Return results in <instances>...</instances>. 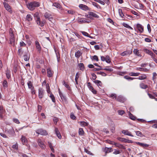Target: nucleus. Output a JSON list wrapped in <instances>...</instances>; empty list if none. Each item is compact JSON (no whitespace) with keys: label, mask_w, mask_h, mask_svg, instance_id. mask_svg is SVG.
Segmentation results:
<instances>
[{"label":"nucleus","mask_w":157,"mask_h":157,"mask_svg":"<svg viewBox=\"0 0 157 157\" xmlns=\"http://www.w3.org/2000/svg\"><path fill=\"white\" fill-rule=\"evenodd\" d=\"M40 6V3L38 2L35 1L31 2L27 4L28 8L31 10H33L35 7H39Z\"/></svg>","instance_id":"nucleus-1"},{"label":"nucleus","mask_w":157,"mask_h":157,"mask_svg":"<svg viewBox=\"0 0 157 157\" xmlns=\"http://www.w3.org/2000/svg\"><path fill=\"white\" fill-rule=\"evenodd\" d=\"M34 17L36 20V22L38 25H40L41 27L44 25V24L43 22H40V17L38 12H36L34 14Z\"/></svg>","instance_id":"nucleus-2"},{"label":"nucleus","mask_w":157,"mask_h":157,"mask_svg":"<svg viewBox=\"0 0 157 157\" xmlns=\"http://www.w3.org/2000/svg\"><path fill=\"white\" fill-rule=\"evenodd\" d=\"M44 91L42 88H39L38 89V97L40 99L43 98L44 95Z\"/></svg>","instance_id":"nucleus-3"},{"label":"nucleus","mask_w":157,"mask_h":157,"mask_svg":"<svg viewBox=\"0 0 157 157\" xmlns=\"http://www.w3.org/2000/svg\"><path fill=\"white\" fill-rule=\"evenodd\" d=\"M36 132L38 134H40L43 135H47L48 134L46 130H43L42 129H40L37 130L36 131Z\"/></svg>","instance_id":"nucleus-4"},{"label":"nucleus","mask_w":157,"mask_h":157,"mask_svg":"<svg viewBox=\"0 0 157 157\" xmlns=\"http://www.w3.org/2000/svg\"><path fill=\"white\" fill-rule=\"evenodd\" d=\"M3 4L6 10L10 13H12V11L10 6L7 3L5 2H3Z\"/></svg>","instance_id":"nucleus-5"},{"label":"nucleus","mask_w":157,"mask_h":157,"mask_svg":"<svg viewBox=\"0 0 157 157\" xmlns=\"http://www.w3.org/2000/svg\"><path fill=\"white\" fill-rule=\"evenodd\" d=\"M47 76L49 78L52 77L53 75L54 72L51 68L48 67L47 70Z\"/></svg>","instance_id":"nucleus-6"},{"label":"nucleus","mask_w":157,"mask_h":157,"mask_svg":"<svg viewBox=\"0 0 157 157\" xmlns=\"http://www.w3.org/2000/svg\"><path fill=\"white\" fill-rule=\"evenodd\" d=\"M88 17L89 18H91V17H93L96 18H98L99 17V16L94 13L92 12H89L88 14L87 15Z\"/></svg>","instance_id":"nucleus-7"},{"label":"nucleus","mask_w":157,"mask_h":157,"mask_svg":"<svg viewBox=\"0 0 157 157\" xmlns=\"http://www.w3.org/2000/svg\"><path fill=\"white\" fill-rule=\"evenodd\" d=\"M10 43L13 46L15 45V38L13 34L12 33L10 38Z\"/></svg>","instance_id":"nucleus-8"},{"label":"nucleus","mask_w":157,"mask_h":157,"mask_svg":"<svg viewBox=\"0 0 157 157\" xmlns=\"http://www.w3.org/2000/svg\"><path fill=\"white\" fill-rule=\"evenodd\" d=\"M37 142L39 145L43 149H44L45 148V145L43 141L40 139L38 140Z\"/></svg>","instance_id":"nucleus-9"},{"label":"nucleus","mask_w":157,"mask_h":157,"mask_svg":"<svg viewBox=\"0 0 157 157\" xmlns=\"http://www.w3.org/2000/svg\"><path fill=\"white\" fill-rule=\"evenodd\" d=\"M136 27L140 33L143 32L144 31V27L141 24H137L136 25Z\"/></svg>","instance_id":"nucleus-10"},{"label":"nucleus","mask_w":157,"mask_h":157,"mask_svg":"<svg viewBox=\"0 0 157 157\" xmlns=\"http://www.w3.org/2000/svg\"><path fill=\"white\" fill-rule=\"evenodd\" d=\"M113 149L110 147H105L103 149V151L106 154L108 153L111 152L113 151Z\"/></svg>","instance_id":"nucleus-11"},{"label":"nucleus","mask_w":157,"mask_h":157,"mask_svg":"<svg viewBox=\"0 0 157 157\" xmlns=\"http://www.w3.org/2000/svg\"><path fill=\"white\" fill-rule=\"evenodd\" d=\"M117 139L118 140L123 142H124L125 143H132V141L130 140H127V139H126L125 138H122L121 137H119L117 138Z\"/></svg>","instance_id":"nucleus-12"},{"label":"nucleus","mask_w":157,"mask_h":157,"mask_svg":"<svg viewBox=\"0 0 157 157\" xmlns=\"http://www.w3.org/2000/svg\"><path fill=\"white\" fill-rule=\"evenodd\" d=\"M59 95L61 99L63 101L66 102L67 100L66 97L61 92L59 89Z\"/></svg>","instance_id":"nucleus-13"},{"label":"nucleus","mask_w":157,"mask_h":157,"mask_svg":"<svg viewBox=\"0 0 157 157\" xmlns=\"http://www.w3.org/2000/svg\"><path fill=\"white\" fill-rule=\"evenodd\" d=\"M79 7L81 9L86 11L89 10V7L86 5L82 4L79 5Z\"/></svg>","instance_id":"nucleus-14"},{"label":"nucleus","mask_w":157,"mask_h":157,"mask_svg":"<svg viewBox=\"0 0 157 157\" xmlns=\"http://www.w3.org/2000/svg\"><path fill=\"white\" fill-rule=\"evenodd\" d=\"M35 43L36 48L37 49L38 51L39 52H40L41 51V48L39 43L37 40H36L35 42Z\"/></svg>","instance_id":"nucleus-15"},{"label":"nucleus","mask_w":157,"mask_h":157,"mask_svg":"<svg viewBox=\"0 0 157 157\" xmlns=\"http://www.w3.org/2000/svg\"><path fill=\"white\" fill-rule=\"evenodd\" d=\"M55 134H56L58 138L59 139H61L62 136L57 128H55Z\"/></svg>","instance_id":"nucleus-16"},{"label":"nucleus","mask_w":157,"mask_h":157,"mask_svg":"<svg viewBox=\"0 0 157 157\" xmlns=\"http://www.w3.org/2000/svg\"><path fill=\"white\" fill-rule=\"evenodd\" d=\"M88 20L86 18H79L78 21L79 23L82 24L85 23H89L90 21H88Z\"/></svg>","instance_id":"nucleus-17"},{"label":"nucleus","mask_w":157,"mask_h":157,"mask_svg":"<svg viewBox=\"0 0 157 157\" xmlns=\"http://www.w3.org/2000/svg\"><path fill=\"white\" fill-rule=\"evenodd\" d=\"M122 133L125 135H127L132 137L133 136L132 135L131 132L128 130H123L122 131Z\"/></svg>","instance_id":"nucleus-18"},{"label":"nucleus","mask_w":157,"mask_h":157,"mask_svg":"<svg viewBox=\"0 0 157 157\" xmlns=\"http://www.w3.org/2000/svg\"><path fill=\"white\" fill-rule=\"evenodd\" d=\"M21 140L23 144H25L27 142V139L25 136L23 135L21 136Z\"/></svg>","instance_id":"nucleus-19"},{"label":"nucleus","mask_w":157,"mask_h":157,"mask_svg":"<svg viewBox=\"0 0 157 157\" xmlns=\"http://www.w3.org/2000/svg\"><path fill=\"white\" fill-rule=\"evenodd\" d=\"M135 78L140 80H143L147 78V76L145 74H143L142 76H140L138 78Z\"/></svg>","instance_id":"nucleus-20"},{"label":"nucleus","mask_w":157,"mask_h":157,"mask_svg":"<svg viewBox=\"0 0 157 157\" xmlns=\"http://www.w3.org/2000/svg\"><path fill=\"white\" fill-rule=\"evenodd\" d=\"M82 53L81 51H80L78 50L77 52H75V56L77 59H78L79 58L80 56L82 55Z\"/></svg>","instance_id":"nucleus-21"},{"label":"nucleus","mask_w":157,"mask_h":157,"mask_svg":"<svg viewBox=\"0 0 157 157\" xmlns=\"http://www.w3.org/2000/svg\"><path fill=\"white\" fill-rule=\"evenodd\" d=\"M27 85L28 88L30 89H33L34 87L33 85L32 82L30 81H29L27 82Z\"/></svg>","instance_id":"nucleus-22"},{"label":"nucleus","mask_w":157,"mask_h":157,"mask_svg":"<svg viewBox=\"0 0 157 157\" xmlns=\"http://www.w3.org/2000/svg\"><path fill=\"white\" fill-rule=\"evenodd\" d=\"M62 83L63 85H64L65 87L68 89V90H71V88L70 87L67 83L64 80H63L62 81Z\"/></svg>","instance_id":"nucleus-23"},{"label":"nucleus","mask_w":157,"mask_h":157,"mask_svg":"<svg viewBox=\"0 0 157 157\" xmlns=\"http://www.w3.org/2000/svg\"><path fill=\"white\" fill-rule=\"evenodd\" d=\"M143 51L145 52L146 53L148 54L150 56H151L153 53V52L151 51H150L146 48H144L143 49Z\"/></svg>","instance_id":"nucleus-24"},{"label":"nucleus","mask_w":157,"mask_h":157,"mask_svg":"<svg viewBox=\"0 0 157 157\" xmlns=\"http://www.w3.org/2000/svg\"><path fill=\"white\" fill-rule=\"evenodd\" d=\"M78 123H79L80 125L81 126L83 127H85L88 126V124L85 121H80L78 122Z\"/></svg>","instance_id":"nucleus-25"},{"label":"nucleus","mask_w":157,"mask_h":157,"mask_svg":"<svg viewBox=\"0 0 157 157\" xmlns=\"http://www.w3.org/2000/svg\"><path fill=\"white\" fill-rule=\"evenodd\" d=\"M137 9H139L143 10H145L146 9V7L143 4L141 3H139L138 7L136 8Z\"/></svg>","instance_id":"nucleus-26"},{"label":"nucleus","mask_w":157,"mask_h":157,"mask_svg":"<svg viewBox=\"0 0 157 157\" xmlns=\"http://www.w3.org/2000/svg\"><path fill=\"white\" fill-rule=\"evenodd\" d=\"M79 72H77L76 74L75 77V84L78 85V80L79 77Z\"/></svg>","instance_id":"nucleus-27"},{"label":"nucleus","mask_w":157,"mask_h":157,"mask_svg":"<svg viewBox=\"0 0 157 157\" xmlns=\"http://www.w3.org/2000/svg\"><path fill=\"white\" fill-rule=\"evenodd\" d=\"M24 51L22 48H19L18 51V54L20 57L23 54Z\"/></svg>","instance_id":"nucleus-28"},{"label":"nucleus","mask_w":157,"mask_h":157,"mask_svg":"<svg viewBox=\"0 0 157 157\" xmlns=\"http://www.w3.org/2000/svg\"><path fill=\"white\" fill-rule=\"evenodd\" d=\"M94 82L98 86L101 87L102 83L99 80H96L94 81Z\"/></svg>","instance_id":"nucleus-29"},{"label":"nucleus","mask_w":157,"mask_h":157,"mask_svg":"<svg viewBox=\"0 0 157 157\" xmlns=\"http://www.w3.org/2000/svg\"><path fill=\"white\" fill-rule=\"evenodd\" d=\"M133 53L135 54L136 55L138 56L141 57V55L140 53L139 52V50L137 49H134L133 50Z\"/></svg>","instance_id":"nucleus-30"},{"label":"nucleus","mask_w":157,"mask_h":157,"mask_svg":"<svg viewBox=\"0 0 157 157\" xmlns=\"http://www.w3.org/2000/svg\"><path fill=\"white\" fill-rule=\"evenodd\" d=\"M151 58L153 60L155 63H157V59L156 58V56L153 53L151 55Z\"/></svg>","instance_id":"nucleus-31"},{"label":"nucleus","mask_w":157,"mask_h":157,"mask_svg":"<svg viewBox=\"0 0 157 157\" xmlns=\"http://www.w3.org/2000/svg\"><path fill=\"white\" fill-rule=\"evenodd\" d=\"M140 86L141 88L143 89H146L148 87L147 85H145L143 83H141L140 84Z\"/></svg>","instance_id":"nucleus-32"},{"label":"nucleus","mask_w":157,"mask_h":157,"mask_svg":"<svg viewBox=\"0 0 157 157\" xmlns=\"http://www.w3.org/2000/svg\"><path fill=\"white\" fill-rule=\"evenodd\" d=\"M109 97L112 98L113 100H115L117 98V95L115 94H109Z\"/></svg>","instance_id":"nucleus-33"},{"label":"nucleus","mask_w":157,"mask_h":157,"mask_svg":"<svg viewBox=\"0 0 157 157\" xmlns=\"http://www.w3.org/2000/svg\"><path fill=\"white\" fill-rule=\"evenodd\" d=\"M33 18L32 15L29 14H28L26 16V20L29 21H31L32 20Z\"/></svg>","instance_id":"nucleus-34"},{"label":"nucleus","mask_w":157,"mask_h":157,"mask_svg":"<svg viewBox=\"0 0 157 157\" xmlns=\"http://www.w3.org/2000/svg\"><path fill=\"white\" fill-rule=\"evenodd\" d=\"M129 118L132 120H133V121H135V120H136V117L135 116H134L130 112H129Z\"/></svg>","instance_id":"nucleus-35"},{"label":"nucleus","mask_w":157,"mask_h":157,"mask_svg":"<svg viewBox=\"0 0 157 157\" xmlns=\"http://www.w3.org/2000/svg\"><path fill=\"white\" fill-rule=\"evenodd\" d=\"M51 15L48 12L46 13L44 15V17L46 19H48V20H50L51 18Z\"/></svg>","instance_id":"nucleus-36"},{"label":"nucleus","mask_w":157,"mask_h":157,"mask_svg":"<svg viewBox=\"0 0 157 157\" xmlns=\"http://www.w3.org/2000/svg\"><path fill=\"white\" fill-rule=\"evenodd\" d=\"M78 66L80 68V69L83 71L84 70V66L83 63H79L78 64Z\"/></svg>","instance_id":"nucleus-37"},{"label":"nucleus","mask_w":157,"mask_h":157,"mask_svg":"<svg viewBox=\"0 0 157 157\" xmlns=\"http://www.w3.org/2000/svg\"><path fill=\"white\" fill-rule=\"evenodd\" d=\"M140 74L139 73H134L131 72L129 73V75L131 76H136L139 75Z\"/></svg>","instance_id":"nucleus-38"},{"label":"nucleus","mask_w":157,"mask_h":157,"mask_svg":"<svg viewBox=\"0 0 157 157\" xmlns=\"http://www.w3.org/2000/svg\"><path fill=\"white\" fill-rule=\"evenodd\" d=\"M6 75L7 78L8 79H9L11 77L10 71V70H7L6 71Z\"/></svg>","instance_id":"nucleus-39"},{"label":"nucleus","mask_w":157,"mask_h":157,"mask_svg":"<svg viewBox=\"0 0 157 157\" xmlns=\"http://www.w3.org/2000/svg\"><path fill=\"white\" fill-rule=\"evenodd\" d=\"M84 134V132L83 129L82 128H79L78 130V134L82 136Z\"/></svg>","instance_id":"nucleus-40"},{"label":"nucleus","mask_w":157,"mask_h":157,"mask_svg":"<svg viewBox=\"0 0 157 157\" xmlns=\"http://www.w3.org/2000/svg\"><path fill=\"white\" fill-rule=\"evenodd\" d=\"M105 61L108 63H110L111 62V59L109 56L107 55L106 56Z\"/></svg>","instance_id":"nucleus-41"},{"label":"nucleus","mask_w":157,"mask_h":157,"mask_svg":"<svg viewBox=\"0 0 157 157\" xmlns=\"http://www.w3.org/2000/svg\"><path fill=\"white\" fill-rule=\"evenodd\" d=\"M49 97L52 100V102H56V99L52 93H50Z\"/></svg>","instance_id":"nucleus-42"},{"label":"nucleus","mask_w":157,"mask_h":157,"mask_svg":"<svg viewBox=\"0 0 157 157\" xmlns=\"http://www.w3.org/2000/svg\"><path fill=\"white\" fill-rule=\"evenodd\" d=\"M116 100L117 101L121 102H123V98L120 96H118L117 97V98L116 99Z\"/></svg>","instance_id":"nucleus-43"},{"label":"nucleus","mask_w":157,"mask_h":157,"mask_svg":"<svg viewBox=\"0 0 157 157\" xmlns=\"http://www.w3.org/2000/svg\"><path fill=\"white\" fill-rule=\"evenodd\" d=\"M122 25L124 27L130 29H131L133 30V28L129 26L128 24H127L125 23H123L122 24Z\"/></svg>","instance_id":"nucleus-44"},{"label":"nucleus","mask_w":157,"mask_h":157,"mask_svg":"<svg viewBox=\"0 0 157 157\" xmlns=\"http://www.w3.org/2000/svg\"><path fill=\"white\" fill-rule=\"evenodd\" d=\"M106 142L107 143L110 144H113L115 146L116 144L117 143L113 141H111L109 140H106Z\"/></svg>","instance_id":"nucleus-45"},{"label":"nucleus","mask_w":157,"mask_h":157,"mask_svg":"<svg viewBox=\"0 0 157 157\" xmlns=\"http://www.w3.org/2000/svg\"><path fill=\"white\" fill-rule=\"evenodd\" d=\"M124 78H125L126 79L128 80H133V79H135V78L131 77L128 75L124 76Z\"/></svg>","instance_id":"nucleus-46"},{"label":"nucleus","mask_w":157,"mask_h":157,"mask_svg":"<svg viewBox=\"0 0 157 157\" xmlns=\"http://www.w3.org/2000/svg\"><path fill=\"white\" fill-rule=\"evenodd\" d=\"M118 11L120 16L121 17H123L124 16V15L123 13L122 10L120 9H119Z\"/></svg>","instance_id":"nucleus-47"},{"label":"nucleus","mask_w":157,"mask_h":157,"mask_svg":"<svg viewBox=\"0 0 157 157\" xmlns=\"http://www.w3.org/2000/svg\"><path fill=\"white\" fill-rule=\"evenodd\" d=\"M136 70L137 71L146 72V70H147V69H144L141 67H137L136 68Z\"/></svg>","instance_id":"nucleus-48"},{"label":"nucleus","mask_w":157,"mask_h":157,"mask_svg":"<svg viewBox=\"0 0 157 157\" xmlns=\"http://www.w3.org/2000/svg\"><path fill=\"white\" fill-rule=\"evenodd\" d=\"M24 59L25 61H27L29 59V57L28 56L27 54H25L24 55Z\"/></svg>","instance_id":"nucleus-49"},{"label":"nucleus","mask_w":157,"mask_h":157,"mask_svg":"<svg viewBox=\"0 0 157 157\" xmlns=\"http://www.w3.org/2000/svg\"><path fill=\"white\" fill-rule=\"evenodd\" d=\"M92 5L94 6L97 7V8H100V6L97 3H96L94 2H92Z\"/></svg>","instance_id":"nucleus-50"},{"label":"nucleus","mask_w":157,"mask_h":157,"mask_svg":"<svg viewBox=\"0 0 157 157\" xmlns=\"http://www.w3.org/2000/svg\"><path fill=\"white\" fill-rule=\"evenodd\" d=\"M3 85L4 88L7 87V82L6 80H5L3 81Z\"/></svg>","instance_id":"nucleus-51"},{"label":"nucleus","mask_w":157,"mask_h":157,"mask_svg":"<svg viewBox=\"0 0 157 157\" xmlns=\"http://www.w3.org/2000/svg\"><path fill=\"white\" fill-rule=\"evenodd\" d=\"M128 54H129V52H128L127 51H125L122 53H121V56H124L127 55Z\"/></svg>","instance_id":"nucleus-52"},{"label":"nucleus","mask_w":157,"mask_h":157,"mask_svg":"<svg viewBox=\"0 0 157 157\" xmlns=\"http://www.w3.org/2000/svg\"><path fill=\"white\" fill-rule=\"evenodd\" d=\"M92 59L94 60H95L96 61H98L99 60L98 57L96 55H94L92 56Z\"/></svg>","instance_id":"nucleus-53"},{"label":"nucleus","mask_w":157,"mask_h":157,"mask_svg":"<svg viewBox=\"0 0 157 157\" xmlns=\"http://www.w3.org/2000/svg\"><path fill=\"white\" fill-rule=\"evenodd\" d=\"M52 6L56 7L57 8H59L60 6V4L57 2L54 3L53 4Z\"/></svg>","instance_id":"nucleus-54"},{"label":"nucleus","mask_w":157,"mask_h":157,"mask_svg":"<svg viewBox=\"0 0 157 157\" xmlns=\"http://www.w3.org/2000/svg\"><path fill=\"white\" fill-rule=\"evenodd\" d=\"M115 146L120 148H123L124 147V146H123V145L117 143H116V144Z\"/></svg>","instance_id":"nucleus-55"},{"label":"nucleus","mask_w":157,"mask_h":157,"mask_svg":"<svg viewBox=\"0 0 157 157\" xmlns=\"http://www.w3.org/2000/svg\"><path fill=\"white\" fill-rule=\"evenodd\" d=\"M70 117L71 119L73 120H75L76 118L75 116L74 115V113H71L70 115Z\"/></svg>","instance_id":"nucleus-56"},{"label":"nucleus","mask_w":157,"mask_h":157,"mask_svg":"<svg viewBox=\"0 0 157 157\" xmlns=\"http://www.w3.org/2000/svg\"><path fill=\"white\" fill-rule=\"evenodd\" d=\"M20 47H25L26 44L23 41H21L20 42Z\"/></svg>","instance_id":"nucleus-57"},{"label":"nucleus","mask_w":157,"mask_h":157,"mask_svg":"<svg viewBox=\"0 0 157 157\" xmlns=\"http://www.w3.org/2000/svg\"><path fill=\"white\" fill-rule=\"evenodd\" d=\"M156 76L157 74L155 72H154L153 73L152 79L153 81H155V79L156 78Z\"/></svg>","instance_id":"nucleus-58"},{"label":"nucleus","mask_w":157,"mask_h":157,"mask_svg":"<svg viewBox=\"0 0 157 157\" xmlns=\"http://www.w3.org/2000/svg\"><path fill=\"white\" fill-rule=\"evenodd\" d=\"M120 152H121L119 150H117V149H115L114 151L113 152V154L115 155H117L120 154Z\"/></svg>","instance_id":"nucleus-59"},{"label":"nucleus","mask_w":157,"mask_h":157,"mask_svg":"<svg viewBox=\"0 0 157 157\" xmlns=\"http://www.w3.org/2000/svg\"><path fill=\"white\" fill-rule=\"evenodd\" d=\"M12 147L14 149L17 150L18 147V144H13L12 145Z\"/></svg>","instance_id":"nucleus-60"},{"label":"nucleus","mask_w":157,"mask_h":157,"mask_svg":"<svg viewBox=\"0 0 157 157\" xmlns=\"http://www.w3.org/2000/svg\"><path fill=\"white\" fill-rule=\"evenodd\" d=\"M118 112L119 114L121 115H122L124 113V111L123 110H120Z\"/></svg>","instance_id":"nucleus-61"},{"label":"nucleus","mask_w":157,"mask_h":157,"mask_svg":"<svg viewBox=\"0 0 157 157\" xmlns=\"http://www.w3.org/2000/svg\"><path fill=\"white\" fill-rule=\"evenodd\" d=\"M105 70L109 71H113V69L112 68H108L107 67L103 69Z\"/></svg>","instance_id":"nucleus-62"},{"label":"nucleus","mask_w":157,"mask_h":157,"mask_svg":"<svg viewBox=\"0 0 157 157\" xmlns=\"http://www.w3.org/2000/svg\"><path fill=\"white\" fill-rule=\"evenodd\" d=\"M136 135L138 136H141L142 135L141 132L139 131H137L136 132Z\"/></svg>","instance_id":"nucleus-63"},{"label":"nucleus","mask_w":157,"mask_h":157,"mask_svg":"<svg viewBox=\"0 0 157 157\" xmlns=\"http://www.w3.org/2000/svg\"><path fill=\"white\" fill-rule=\"evenodd\" d=\"M81 33L85 36L87 37L89 36V34L86 32L84 31H81Z\"/></svg>","instance_id":"nucleus-64"}]
</instances>
